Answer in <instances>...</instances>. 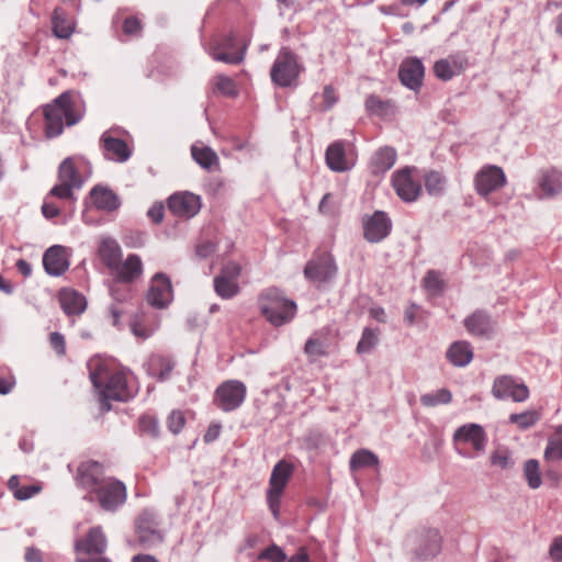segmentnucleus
<instances>
[{
  "label": "nucleus",
  "instance_id": "nucleus-5",
  "mask_svg": "<svg viewBox=\"0 0 562 562\" xmlns=\"http://www.w3.org/2000/svg\"><path fill=\"white\" fill-rule=\"evenodd\" d=\"M442 538L437 529L416 531L406 540L412 561L424 562L437 557L441 551Z\"/></svg>",
  "mask_w": 562,
  "mask_h": 562
},
{
  "label": "nucleus",
  "instance_id": "nucleus-35",
  "mask_svg": "<svg viewBox=\"0 0 562 562\" xmlns=\"http://www.w3.org/2000/svg\"><path fill=\"white\" fill-rule=\"evenodd\" d=\"M52 31L58 38H69L75 31V23L63 8H56L52 15Z\"/></svg>",
  "mask_w": 562,
  "mask_h": 562
},
{
  "label": "nucleus",
  "instance_id": "nucleus-6",
  "mask_svg": "<svg viewBox=\"0 0 562 562\" xmlns=\"http://www.w3.org/2000/svg\"><path fill=\"white\" fill-rule=\"evenodd\" d=\"M127 497L126 486L114 477H105L100 484L92 488L86 497L90 502H97L106 512H114L121 507Z\"/></svg>",
  "mask_w": 562,
  "mask_h": 562
},
{
  "label": "nucleus",
  "instance_id": "nucleus-13",
  "mask_svg": "<svg viewBox=\"0 0 562 562\" xmlns=\"http://www.w3.org/2000/svg\"><path fill=\"white\" fill-rule=\"evenodd\" d=\"M492 394L495 398L521 403L529 397L528 386L512 375L497 376L492 386Z\"/></svg>",
  "mask_w": 562,
  "mask_h": 562
},
{
  "label": "nucleus",
  "instance_id": "nucleus-2",
  "mask_svg": "<svg viewBox=\"0 0 562 562\" xmlns=\"http://www.w3.org/2000/svg\"><path fill=\"white\" fill-rule=\"evenodd\" d=\"M45 134L48 138L59 136L64 124L72 126L83 116L79 97L74 91H65L43 108Z\"/></svg>",
  "mask_w": 562,
  "mask_h": 562
},
{
  "label": "nucleus",
  "instance_id": "nucleus-45",
  "mask_svg": "<svg viewBox=\"0 0 562 562\" xmlns=\"http://www.w3.org/2000/svg\"><path fill=\"white\" fill-rule=\"evenodd\" d=\"M380 331L378 329H372L370 327H366L362 331L361 338L357 345L358 353H369L379 342Z\"/></svg>",
  "mask_w": 562,
  "mask_h": 562
},
{
  "label": "nucleus",
  "instance_id": "nucleus-57",
  "mask_svg": "<svg viewBox=\"0 0 562 562\" xmlns=\"http://www.w3.org/2000/svg\"><path fill=\"white\" fill-rule=\"evenodd\" d=\"M165 215V206L162 203H155L150 206V209L147 211V216L149 220L155 224H160L164 220Z\"/></svg>",
  "mask_w": 562,
  "mask_h": 562
},
{
  "label": "nucleus",
  "instance_id": "nucleus-17",
  "mask_svg": "<svg viewBox=\"0 0 562 562\" xmlns=\"http://www.w3.org/2000/svg\"><path fill=\"white\" fill-rule=\"evenodd\" d=\"M414 168L405 167L392 175V187L404 202H415L422 194V184L412 177Z\"/></svg>",
  "mask_w": 562,
  "mask_h": 562
},
{
  "label": "nucleus",
  "instance_id": "nucleus-24",
  "mask_svg": "<svg viewBox=\"0 0 562 562\" xmlns=\"http://www.w3.org/2000/svg\"><path fill=\"white\" fill-rule=\"evenodd\" d=\"M108 547L106 537L100 526L90 528L83 538L76 539L75 551L88 555H102Z\"/></svg>",
  "mask_w": 562,
  "mask_h": 562
},
{
  "label": "nucleus",
  "instance_id": "nucleus-9",
  "mask_svg": "<svg viewBox=\"0 0 562 562\" xmlns=\"http://www.w3.org/2000/svg\"><path fill=\"white\" fill-rule=\"evenodd\" d=\"M83 184L81 175L75 167L71 158H66L58 168V182L50 189L49 196L60 200L75 201L74 191Z\"/></svg>",
  "mask_w": 562,
  "mask_h": 562
},
{
  "label": "nucleus",
  "instance_id": "nucleus-59",
  "mask_svg": "<svg viewBox=\"0 0 562 562\" xmlns=\"http://www.w3.org/2000/svg\"><path fill=\"white\" fill-rule=\"evenodd\" d=\"M21 484H20V477L18 475H12L8 481V488L12 492L13 496L19 501H25L29 499V495L21 494Z\"/></svg>",
  "mask_w": 562,
  "mask_h": 562
},
{
  "label": "nucleus",
  "instance_id": "nucleus-1",
  "mask_svg": "<svg viewBox=\"0 0 562 562\" xmlns=\"http://www.w3.org/2000/svg\"><path fill=\"white\" fill-rule=\"evenodd\" d=\"M89 378L98 390L102 411H110V401L125 402L132 396L127 384V375L123 370H115L110 363L99 357H92L87 362Z\"/></svg>",
  "mask_w": 562,
  "mask_h": 562
},
{
  "label": "nucleus",
  "instance_id": "nucleus-15",
  "mask_svg": "<svg viewBox=\"0 0 562 562\" xmlns=\"http://www.w3.org/2000/svg\"><path fill=\"white\" fill-rule=\"evenodd\" d=\"M392 226V221L384 211H375L362 217L363 237L371 244L385 239L391 234Z\"/></svg>",
  "mask_w": 562,
  "mask_h": 562
},
{
  "label": "nucleus",
  "instance_id": "nucleus-37",
  "mask_svg": "<svg viewBox=\"0 0 562 562\" xmlns=\"http://www.w3.org/2000/svg\"><path fill=\"white\" fill-rule=\"evenodd\" d=\"M60 306L67 315H79L86 310V299L72 290L61 291L59 295Z\"/></svg>",
  "mask_w": 562,
  "mask_h": 562
},
{
  "label": "nucleus",
  "instance_id": "nucleus-55",
  "mask_svg": "<svg viewBox=\"0 0 562 562\" xmlns=\"http://www.w3.org/2000/svg\"><path fill=\"white\" fill-rule=\"evenodd\" d=\"M123 32L130 36H137L142 32V23L135 16H128L123 22Z\"/></svg>",
  "mask_w": 562,
  "mask_h": 562
},
{
  "label": "nucleus",
  "instance_id": "nucleus-39",
  "mask_svg": "<svg viewBox=\"0 0 562 562\" xmlns=\"http://www.w3.org/2000/svg\"><path fill=\"white\" fill-rule=\"evenodd\" d=\"M379 465L376 454L367 449H360L352 453L349 467L351 471H357L363 468H374Z\"/></svg>",
  "mask_w": 562,
  "mask_h": 562
},
{
  "label": "nucleus",
  "instance_id": "nucleus-53",
  "mask_svg": "<svg viewBox=\"0 0 562 562\" xmlns=\"http://www.w3.org/2000/svg\"><path fill=\"white\" fill-rule=\"evenodd\" d=\"M305 352L312 357H323L327 355L325 345L315 338H310L304 347Z\"/></svg>",
  "mask_w": 562,
  "mask_h": 562
},
{
  "label": "nucleus",
  "instance_id": "nucleus-49",
  "mask_svg": "<svg viewBox=\"0 0 562 562\" xmlns=\"http://www.w3.org/2000/svg\"><path fill=\"white\" fill-rule=\"evenodd\" d=\"M215 87L226 97H235L238 94L235 81L225 75H218L215 77Z\"/></svg>",
  "mask_w": 562,
  "mask_h": 562
},
{
  "label": "nucleus",
  "instance_id": "nucleus-4",
  "mask_svg": "<svg viewBox=\"0 0 562 562\" xmlns=\"http://www.w3.org/2000/svg\"><path fill=\"white\" fill-rule=\"evenodd\" d=\"M304 70L299 56L290 47H282L271 66L270 78L280 88L294 87Z\"/></svg>",
  "mask_w": 562,
  "mask_h": 562
},
{
  "label": "nucleus",
  "instance_id": "nucleus-50",
  "mask_svg": "<svg viewBox=\"0 0 562 562\" xmlns=\"http://www.w3.org/2000/svg\"><path fill=\"white\" fill-rule=\"evenodd\" d=\"M186 425V417L181 411H172L167 419L168 429L172 434H179Z\"/></svg>",
  "mask_w": 562,
  "mask_h": 562
},
{
  "label": "nucleus",
  "instance_id": "nucleus-62",
  "mask_svg": "<svg viewBox=\"0 0 562 562\" xmlns=\"http://www.w3.org/2000/svg\"><path fill=\"white\" fill-rule=\"evenodd\" d=\"M221 429L222 426L220 424H211L203 436L204 442L211 443L215 441L220 437Z\"/></svg>",
  "mask_w": 562,
  "mask_h": 562
},
{
  "label": "nucleus",
  "instance_id": "nucleus-51",
  "mask_svg": "<svg viewBox=\"0 0 562 562\" xmlns=\"http://www.w3.org/2000/svg\"><path fill=\"white\" fill-rule=\"evenodd\" d=\"M260 560H269L270 562H284V552L276 544L266 548L258 557Z\"/></svg>",
  "mask_w": 562,
  "mask_h": 562
},
{
  "label": "nucleus",
  "instance_id": "nucleus-60",
  "mask_svg": "<svg viewBox=\"0 0 562 562\" xmlns=\"http://www.w3.org/2000/svg\"><path fill=\"white\" fill-rule=\"evenodd\" d=\"M216 249V246L214 243L206 240L199 243L195 248V254L199 258H207L210 257Z\"/></svg>",
  "mask_w": 562,
  "mask_h": 562
},
{
  "label": "nucleus",
  "instance_id": "nucleus-25",
  "mask_svg": "<svg viewBox=\"0 0 562 562\" xmlns=\"http://www.w3.org/2000/svg\"><path fill=\"white\" fill-rule=\"evenodd\" d=\"M100 145L104 157L109 160L125 162L132 155V150L126 142L113 136L111 131L102 134Z\"/></svg>",
  "mask_w": 562,
  "mask_h": 562
},
{
  "label": "nucleus",
  "instance_id": "nucleus-11",
  "mask_svg": "<svg viewBox=\"0 0 562 562\" xmlns=\"http://www.w3.org/2000/svg\"><path fill=\"white\" fill-rule=\"evenodd\" d=\"M160 522L157 513L144 509L136 519L135 532L138 542L144 548H153L164 541V535L159 528Z\"/></svg>",
  "mask_w": 562,
  "mask_h": 562
},
{
  "label": "nucleus",
  "instance_id": "nucleus-8",
  "mask_svg": "<svg viewBox=\"0 0 562 562\" xmlns=\"http://www.w3.org/2000/svg\"><path fill=\"white\" fill-rule=\"evenodd\" d=\"M293 472L294 467L284 460L279 461L272 469L267 490V503L276 519L280 517L281 497Z\"/></svg>",
  "mask_w": 562,
  "mask_h": 562
},
{
  "label": "nucleus",
  "instance_id": "nucleus-29",
  "mask_svg": "<svg viewBox=\"0 0 562 562\" xmlns=\"http://www.w3.org/2000/svg\"><path fill=\"white\" fill-rule=\"evenodd\" d=\"M176 366L171 356L162 353L151 355L146 362V372L159 382L168 380Z\"/></svg>",
  "mask_w": 562,
  "mask_h": 562
},
{
  "label": "nucleus",
  "instance_id": "nucleus-7",
  "mask_svg": "<svg viewBox=\"0 0 562 562\" xmlns=\"http://www.w3.org/2000/svg\"><path fill=\"white\" fill-rule=\"evenodd\" d=\"M247 45L238 46L234 33L214 36L206 47L207 54L216 61L239 65L245 59Z\"/></svg>",
  "mask_w": 562,
  "mask_h": 562
},
{
  "label": "nucleus",
  "instance_id": "nucleus-31",
  "mask_svg": "<svg viewBox=\"0 0 562 562\" xmlns=\"http://www.w3.org/2000/svg\"><path fill=\"white\" fill-rule=\"evenodd\" d=\"M463 324L467 330L474 336L488 337L494 330L491 316L481 310H476L469 315Z\"/></svg>",
  "mask_w": 562,
  "mask_h": 562
},
{
  "label": "nucleus",
  "instance_id": "nucleus-18",
  "mask_svg": "<svg viewBox=\"0 0 562 562\" xmlns=\"http://www.w3.org/2000/svg\"><path fill=\"white\" fill-rule=\"evenodd\" d=\"M201 198L191 192H177L168 198V209L179 218H192L201 210Z\"/></svg>",
  "mask_w": 562,
  "mask_h": 562
},
{
  "label": "nucleus",
  "instance_id": "nucleus-41",
  "mask_svg": "<svg viewBox=\"0 0 562 562\" xmlns=\"http://www.w3.org/2000/svg\"><path fill=\"white\" fill-rule=\"evenodd\" d=\"M424 182L426 191L430 195H441L446 190L447 180L445 176L439 171L431 170L427 172L424 177Z\"/></svg>",
  "mask_w": 562,
  "mask_h": 562
},
{
  "label": "nucleus",
  "instance_id": "nucleus-44",
  "mask_svg": "<svg viewBox=\"0 0 562 562\" xmlns=\"http://www.w3.org/2000/svg\"><path fill=\"white\" fill-rule=\"evenodd\" d=\"M524 475L530 488L536 490L541 486L540 467L536 459H529L525 462Z\"/></svg>",
  "mask_w": 562,
  "mask_h": 562
},
{
  "label": "nucleus",
  "instance_id": "nucleus-52",
  "mask_svg": "<svg viewBox=\"0 0 562 562\" xmlns=\"http://www.w3.org/2000/svg\"><path fill=\"white\" fill-rule=\"evenodd\" d=\"M424 286L427 290L434 292L441 291L443 288V282L440 278V274L434 270L428 271L424 278Z\"/></svg>",
  "mask_w": 562,
  "mask_h": 562
},
{
  "label": "nucleus",
  "instance_id": "nucleus-61",
  "mask_svg": "<svg viewBox=\"0 0 562 562\" xmlns=\"http://www.w3.org/2000/svg\"><path fill=\"white\" fill-rule=\"evenodd\" d=\"M549 555L554 562H562V536L557 537L549 549Z\"/></svg>",
  "mask_w": 562,
  "mask_h": 562
},
{
  "label": "nucleus",
  "instance_id": "nucleus-43",
  "mask_svg": "<svg viewBox=\"0 0 562 562\" xmlns=\"http://www.w3.org/2000/svg\"><path fill=\"white\" fill-rule=\"evenodd\" d=\"M452 401V394L448 389H439L431 393L420 396V403L425 407H435L440 404H449Z\"/></svg>",
  "mask_w": 562,
  "mask_h": 562
},
{
  "label": "nucleus",
  "instance_id": "nucleus-64",
  "mask_svg": "<svg viewBox=\"0 0 562 562\" xmlns=\"http://www.w3.org/2000/svg\"><path fill=\"white\" fill-rule=\"evenodd\" d=\"M42 212L46 218H54L59 214L60 211L56 204L45 200L42 205Z\"/></svg>",
  "mask_w": 562,
  "mask_h": 562
},
{
  "label": "nucleus",
  "instance_id": "nucleus-34",
  "mask_svg": "<svg viewBox=\"0 0 562 562\" xmlns=\"http://www.w3.org/2000/svg\"><path fill=\"white\" fill-rule=\"evenodd\" d=\"M447 359L454 367L468 366L473 359L471 344L464 340L453 342L447 350Z\"/></svg>",
  "mask_w": 562,
  "mask_h": 562
},
{
  "label": "nucleus",
  "instance_id": "nucleus-26",
  "mask_svg": "<svg viewBox=\"0 0 562 562\" xmlns=\"http://www.w3.org/2000/svg\"><path fill=\"white\" fill-rule=\"evenodd\" d=\"M69 265L67 250L64 246L54 245L44 252L43 266L49 276L59 277L64 274Z\"/></svg>",
  "mask_w": 562,
  "mask_h": 562
},
{
  "label": "nucleus",
  "instance_id": "nucleus-23",
  "mask_svg": "<svg viewBox=\"0 0 562 562\" xmlns=\"http://www.w3.org/2000/svg\"><path fill=\"white\" fill-rule=\"evenodd\" d=\"M468 65L469 60L464 54H452L435 63L434 74L438 79L448 81L461 75L467 69Z\"/></svg>",
  "mask_w": 562,
  "mask_h": 562
},
{
  "label": "nucleus",
  "instance_id": "nucleus-54",
  "mask_svg": "<svg viewBox=\"0 0 562 562\" xmlns=\"http://www.w3.org/2000/svg\"><path fill=\"white\" fill-rule=\"evenodd\" d=\"M131 330L136 337L142 339L149 338L154 333L153 327H148L138 318L131 323Z\"/></svg>",
  "mask_w": 562,
  "mask_h": 562
},
{
  "label": "nucleus",
  "instance_id": "nucleus-47",
  "mask_svg": "<svg viewBox=\"0 0 562 562\" xmlns=\"http://www.w3.org/2000/svg\"><path fill=\"white\" fill-rule=\"evenodd\" d=\"M130 283H126L124 281H119L116 278H113L110 285L109 291L113 300L116 302H125L131 296V288L128 286Z\"/></svg>",
  "mask_w": 562,
  "mask_h": 562
},
{
  "label": "nucleus",
  "instance_id": "nucleus-14",
  "mask_svg": "<svg viewBox=\"0 0 562 562\" xmlns=\"http://www.w3.org/2000/svg\"><path fill=\"white\" fill-rule=\"evenodd\" d=\"M337 266L334 257L328 252L314 255L306 263L304 276L314 283H326L335 278Z\"/></svg>",
  "mask_w": 562,
  "mask_h": 562
},
{
  "label": "nucleus",
  "instance_id": "nucleus-40",
  "mask_svg": "<svg viewBox=\"0 0 562 562\" xmlns=\"http://www.w3.org/2000/svg\"><path fill=\"white\" fill-rule=\"evenodd\" d=\"M191 154L195 162L203 169L211 170L213 166L218 164L216 153L207 146L198 147L196 145H193L191 147Z\"/></svg>",
  "mask_w": 562,
  "mask_h": 562
},
{
  "label": "nucleus",
  "instance_id": "nucleus-32",
  "mask_svg": "<svg viewBox=\"0 0 562 562\" xmlns=\"http://www.w3.org/2000/svg\"><path fill=\"white\" fill-rule=\"evenodd\" d=\"M538 187L541 198H552L562 191V171L551 167L540 171Z\"/></svg>",
  "mask_w": 562,
  "mask_h": 562
},
{
  "label": "nucleus",
  "instance_id": "nucleus-38",
  "mask_svg": "<svg viewBox=\"0 0 562 562\" xmlns=\"http://www.w3.org/2000/svg\"><path fill=\"white\" fill-rule=\"evenodd\" d=\"M99 256L102 262L111 270L122 258V250L116 240L104 238L99 246Z\"/></svg>",
  "mask_w": 562,
  "mask_h": 562
},
{
  "label": "nucleus",
  "instance_id": "nucleus-10",
  "mask_svg": "<svg viewBox=\"0 0 562 562\" xmlns=\"http://www.w3.org/2000/svg\"><path fill=\"white\" fill-rule=\"evenodd\" d=\"M473 184L475 192L488 201L494 192L499 191L507 184V177L502 167L487 164L476 171Z\"/></svg>",
  "mask_w": 562,
  "mask_h": 562
},
{
  "label": "nucleus",
  "instance_id": "nucleus-21",
  "mask_svg": "<svg viewBox=\"0 0 562 562\" xmlns=\"http://www.w3.org/2000/svg\"><path fill=\"white\" fill-rule=\"evenodd\" d=\"M425 67L417 57H409L402 61L398 69V78L403 86L419 91L423 86Z\"/></svg>",
  "mask_w": 562,
  "mask_h": 562
},
{
  "label": "nucleus",
  "instance_id": "nucleus-3",
  "mask_svg": "<svg viewBox=\"0 0 562 562\" xmlns=\"http://www.w3.org/2000/svg\"><path fill=\"white\" fill-rule=\"evenodd\" d=\"M258 304L265 318L276 327L290 323L296 314L295 302L285 297L278 288L265 290L259 295Z\"/></svg>",
  "mask_w": 562,
  "mask_h": 562
},
{
  "label": "nucleus",
  "instance_id": "nucleus-46",
  "mask_svg": "<svg viewBox=\"0 0 562 562\" xmlns=\"http://www.w3.org/2000/svg\"><path fill=\"white\" fill-rule=\"evenodd\" d=\"M540 419V415L536 411H526L519 414H512L509 422L515 424L519 429H528Z\"/></svg>",
  "mask_w": 562,
  "mask_h": 562
},
{
  "label": "nucleus",
  "instance_id": "nucleus-27",
  "mask_svg": "<svg viewBox=\"0 0 562 562\" xmlns=\"http://www.w3.org/2000/svg\"><path fill=\"white\" fill-rule=\"evenodd\" d=\"M110 271L116 280L132 283L142 277L143 262L138 255L131 254L124 261L121 258Z\"/></svg>",
  "mask_w": 562,
  "mask_h": 562
},
{
  "label": "nucleus",
  "instance_id": "nucleus-58",
  "mask_svg": "<svg viewBox=\"0 0 562 562\" xmlns=\"http://www.w3.org/2000/svg\"><path fill=\"white\" fill-rule=\"evenodd\" d=\"M322 97L324 99L323 110L325 111L331 109L337 102L335 89L330 85L325 86Z\"/></svg>",
  "mask_w": 562,
  "mask_h": 562
},
{
  "label": "nucleus",
  "instance_id": "nucleus-19",
  "mask_svg": "<svg viewBox=\"0 0 562 562\" xmlns=\"http://www.w3.org/2000/svg\"><path fill=\"white\" fill-rule=\"evenodd\" d=\"M146 299L149 305L157 308H165L171 303L173 290L167 274L158 272L151 278Z\"/></svg>",
  "mask_w": 562,
  "mask_h": 562
},
{
  "label": "nucleus",
  "instance_id": "nucleus-33",
  "mask_svg": "<svg viewBox=\"0 0 562 562\" xmlns=\"http://www.w3.org/2000/svg\"><path fill=\"white\" fill-rule=\"evenodd\" d=\"M397 154L393 147L379 148L371 157L370 169L373 175H383L396 162Z\"/></svg>",
  "mask_w": 562,
  "mask_h": 562
},
{
  "label": "nucleus",
  "instance_id": "nucleus-28",
  "mask_svg": "<svg viewBox=\"0 0 562 562\" xmlns=\"http://www.w3.org/2000/svg\"><path fill=\"white\" fill-rule=\"evenodd\" d=\"M76 480L80 486L90 492L104 480L103 465L92 460L81 462L77 470Z\"/></svg>",
  "mask_w": 562,
  "mask_h": 562
},
{
  "label": "nucleus",
  "instance_id": "nucleus-56",
  "mask_svg": "<svg viewBox=\"0 0 562 562\" xmlns=\"http://www.w3.org/2000/svg\"><path fill=\"white\" fill-rule=\"evenodd\" d=\"M49 344L52 348L57 352L58 356L66 355V341L64 335L58 331H54L49 335Z\"/></svg>",
  "mask_w": 562,
  "mask_h": 562
},
{
  "label": "nucleus",
  "instance_id": "nucleus-12",
  "mask_svg": "<svg viewBox=\"0 0 562 562\" xmlns=\"http://www.w3.org/2000/svg\"><path fill=\"white\" fill-rule=\"evenodd\" d=\"M246 385L238 380H228L217 386L214 393V404L223 412L237 409L245 401Z\"/></svg>",
  "mask_w": 562,
  "mask_h": 562
},
{
  "label": "nucleus",
  "instance_id": "nucleus-36",
  "mask_svg": "<svg viewBox=\"0 0 562 562\" xmlns=\"http://www.w3.org/2000/svg\"><path fill=\"white\" fill-rule=\"evenodd\" d=\"M364 106L370 115H375L383 119L393 116L396 113V106L393 101L383 100L375 94H370L367 97Z\"/></svg>",
  "mask_w": 562,
  "mask_h": 562
},
{
  "label": "nucleus",
  "instance_id": "nucleus-20",
  "mask_svg": "<svg viewBox=\"0 0 562 562\" xmlns=\"http://www.w3.org/2000/svg\"><path fill=\"white\" fill-rule=\"evenodd\" d=\"M456 446L460 443L470 445L475 454L482 453L487 443V436L484 428L474 423L465 424L456 429L453 434Z\"/></svg>",
  "mask_w": 562,
  "mask_h": 562
},
{
  "label": "nucleus",
  "instance_id": "nucleus-42",
  "mask_svg": "<svg viewBox=\"0 0 562 562\" xmlns=\"http://www.w3.org/2000/svg\"><path fill=\"white\" fill-rule=\"evenodd\" d=\"M544 459L547 461L562 460V426H559L549 438L544 450Z\"/></svg>",
  "mask_w": 562,
  "mask_h": 562
},
{
  "label": "nucleus",
  "instance_id": "nucleus-63",
  "mask_svg": "<svg viewBox=\"0 0 562 562\" xmlns=\"http://www.w3.org/2000/svg\"><path fill=\"white\" fill-rule=\"evenodd\" d=\"M25 562H43V553L35 547H27L24 554Z\"/></svg>",
  "mask_w": 562,
  "mask_h": 562
},
{
  "label": "nucleus",
  "instance_id": "nucleus-22",
  "mask_svg": "<svg viewBox=\"0 0 562 562\" xmlns=\"http://www.w3.org/2000/svg\"><path fill=\"white\" fill-rule=\"evenodd\" d=\"M325 159L328 168L335 172L348 171L356 164L351 151H347L346 143L342 140L334 142L327 147Z\"/></svg>",
  "mask_w": 562,
  "mask_h": 562
},
{
  "label": "nucleus",
  "instance_id": "nucleus-16",
  "mask_svg": "<svg viewBox=\"0 0 562 562\" xmlns=\"http://www.w3.org/2000/svg\"><path fill=\"white\" fill-rule=\"evenodd\" d=\"M241 268L236 262H229L223 267L221 273L213 280L215 293L223 300H231L239 293L237 282Z\"/></svg>",
  "mask_w": 562,
  "mask_h": 562
},
{
  "label": "nucleus",
  "instance_id": "nucleus-48",
  "mask_svg": "<svg viewBox=\"0 0 562 562\" xmlns=\"http://www.w3.org/2000/svg\"><path fill=\"white\" fill-rule=\"evenodd\" d=\"M139 431L151 438H157L159 435V424L156 417L151 415H143L138 420Z\"/></svg>",
  "mask_w": 562,
  "mask_h": 562
},
{
  "label": "nucleus",
  "instance_id": "nucleus-30",
  "mask_svg": "<svg viewBox=\"0 0 562 562\" xmlns=\"http://www.w3.org/2000/svg\"><path fill=\"white\" fill-rule=\"evenodd\" d=\"M93 206L99 211L113 212L121 206L117 194L103 186H95L90 191Z\"/></svg>",
  "mask_w": 562,
  "mask_h": 562
}]
</instances>
